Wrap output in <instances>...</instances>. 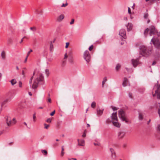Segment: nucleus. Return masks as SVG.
Returning a JSON list of instances; mask_svg holds the SVG:
<instances>
[{
  "mask_svg": "<svg viewBox=\"0 0 160 160\" xmlns=\"http://www.w3.org/2000/svg\"><path fill=\"white\" fill-rule=\"evenodd\" d=\"M85 130L84 131V132L83 133V134L82 135V137H85L86 136V134L85 133Z\"/></svg>",
  "mask_w": 160,
  "mask_h": 160,
  "instance_id": "50",
  "label": "nucleus"
},
{
  "mask_svg": "<svg viewBox=\"0 0 160 160\" xmlns=\"http://www.w3.org/2000/svg\"><path fill=\"white\" fill-rule=\"evenodd\" d=\"M107 81V78L106 77H105L103 78V80L102 81V87H103L105 83Z\"/></svg>",
  "mask_w": 160,
  "mask_h": 160,
  "instance_id": "27",
  "label": "nucleus"
},
{
  "mask_svg": "<svg viewBox=\"0 0 160 160\" xmlns=\"http://www.w3.org/2000/svg\"><path fill=\"white\" fill-rule=\"evenodd\" d=\"M33 121L34 122H36V117L35 116V114L34 113L33 115Z\"/></svg>",
  "mask_w": 160,
  "mask_h": 160,
  "instance_id": "34",
  "label": "nucleus"
},
{
  "mask_svg": "<svg viewBox=\"0 0 160 160\" xmlns=\"http://www.w3.org/2000/svg\"><path fill=\"white\" fill-rule=\"evenodd\" d=\"M158 130L160 131V132L159 133V135L158 136V138L160 139V124H159L158 125Z\"/></svg>",
  "mask_w": 160,
  "mask_h": 160,
  "instance_id": "31",
  "label": "nucleus"
},
{
  "mask_svg": "<svg viewBox=\"0 0 160 160\" xmlns=\"http://www.w3.org/2000/svg\"><path fill=\"white\" fill-rule=\"evenodd\" d=\"M104 109L102 108L100 109L99 108H97V115L98 116H100L103 113Z\"/></svg>",
  "mask_w": 160,
  "mask_h": 160,
  "instance_id": "11",
  "label": "nucleus"
},
{
  "mask_svg": "<svg viewBox=\"0 0 160 160\" xmlns=\"http://www.w3.org/2000/svg\"><path fill=\"white\" fill-rule=\"evenodd\" d=\"M32 51V49H30V50L28 52L27 55V56H28V57L30 53Z\"/></svg>",
  "mask_w": 160,
  "mask_h": 160,
  "instance_id": "43",
  "label": "nucleus"
},
{
  "mask_svg": "<svg viewBox=\"0 0 160 160\" xmlns=\"http://www.w3.org/2000/svg\"><path fill=\"white\" fill-rule=\"evenodd\" d=\"M150 32L149 35L151 36L153 35H155L157 34V31L156 29L153 26H151L149 28Z\"/></svg>",
  "mask_w": 160,
  "mask_h": 160,
  "instance_id": "9",
  "label": "nucleus"
},
{
  "mask_svg": "<svg viewBox=\"0 0 160 160\" xmlns=\"http://www.w3.org/2000/svg\"><path fill=\"white\" fill-rule=\"evenodd\" d=\"M125 135V132L122 131H120L118 132V136L119 139L122 138Z\"/></svg>",
  "mask_w": 160,
  "mask_h": 160,
  "instance_id": "14",
  "label": "nucleus"
},
{
  "mask_svg": "<svg viewBox=\"0 0 160 160\" xmlns=\"http://www.w3.org/2000/svg\"><path fill=\"white\" fill-rule=\"evenodd\" d=\"M138 118L140 120H142L143 119V115L141 113H139L138 115Z\"/></svg>",
  "mask_w": 160,
  "mask_h": 160,
  "instance_id": "23",
  "label": "nucleus"
},
{
  "mask_svg": "<svg viewBox=\"0 0 160 160\" xmlns=\"http://www.w3.org/2000/svg\"><path fill=\"white\" fill-rule=\"evenodd\" d=\"M6 122L7 125L9 127H10L16 123V120L15 118H13L11 120L10 117H8L6 119Z\"/></svg>",
  "mask_w": 160,
  "mask_h": 160,
  "instance_id": "5",
  "label": "nucleus"
},
{
  "mask_svg": "<svg viewBox=\"0 0 160 160\" xmlns=\"http://www.w3.org/2000/svg\"><path fill=\"white\" fill-rule=\"evenodd\" d=\"M140 54L142 56L147 57L150 54L151 50H149L147 47L144 46H141L140 47Z\"/></svg>",
  "mask_w": 160,
  "mask_h": 160,
  "instance_id": "2",
  "label": "nucleus"
},
{
  "mask_svg": "<svg viewBox=\"0 0 160 160\" xmlns=\"http://www.w3.org/2000/svg\"><path fill=\"white\" fill-rule=\"evenodd\" d=\"M149 29L148 28H146L145 30V31H144V35H146L148 33V32H149Z\"/></svg>",
  "mask_w": 160,
  "mask_h": 160,
  "instance_id": "29",
  "label": "nucleus"
},
{
  "mask_svg": "<svg viewBox=\"0 0 160 160\" xmlns=\"http://www.w3.org/2000/svg\"><path fill=\"white\" fill-rule=\"evenodd\" d=\"M68 58V56L67 55V53H66L64 55V59H66Z\"/></svg>",
  "mask_w": 160,
  "mask_h": 160,
  "instance_id": "51",
  "label": "nucleus"
},
{
  "mask_svg": "<svg viewBox=\"0 0 160 160\" xmlns=\"http://www.w3.org/2000/svg\"><path fill=\"white\" fill-rule=\"evenodd\" d=\"M94 145L96 146H100V145H101V144L99 142H98L97 143H94Z\"/></svg>",
  "mask_w": 160,
  "mask_h": 160,
  "instance_id": "37",
  "label": "nucleus"
},
{
  "mask_svg": "<svg viewBox=\"0 0 160 160\" xmlns=\"http://www.w3.org/2000/svg\"><path fill=\"white\" fill-rule=\"evenodd\" d=\"M64 148H63V146H62V151L61 152H63L64 151Z\"/></svg>",
  "mask_w": 160,
  "mask_h": 160,
  "instance_id": "57",
  "label": "nucleus"
},
{
  "mask_svg": "<svg viewBox=\"0 0 160 160\" xmlns=\"http://www.w3.org/2000/svg\"><path fill=\"white\" fill-rule=\"evenodd\" d=\"M111 122V120L109 118H108L106 121V122L107 123H109Z\"/></svg>",
  "mask_w": 160,
  "mask_h": 160,
  "instance_id": "40",
  "label": "nucleus"
},
{
  "mask_svg": "<svg viewBox=\"0 0 160 160\" xmlns=\"http://www.w3.org/2000/svg\"><path fill=\"white\" fill-rule=\"evenodd\" d=\"M120 67L121 65L119 64H118L116 66L115 69L116 70H118L120 68Z\"/></svg>",
  "mask_w": 160,
  "mask_h": 160,
  "instance_id": "28",
  "label": "nucleus"
},
{
  "mask_svg": "<svg viewBox=\"0 0 160 160\" xmlns=\"http://www.w3.org/2000/svg\"><path fill=\"white\" fill-rule=\"evenodd\" d=\"M55 113V110H54L51 113H50V115L51 116H52L54 115Z\"/></svg>",
  "mask_w": 160,
  "mask_h": 160,
  "instance_id": "44",
  "label": "nucleus"
},
{
  "mask_svg": "<svg viewBox=\"0 0 160 160\" xmlns=\"http://www.w3.org/2000/svg\"><path fill=\"white\" fill-rule=\"evenodd\" d=\"M156 64V62L155 61H153L152 63V65H154Z\"/></svg>",
  "mask_w": 160,
  "mask_h": 160,
  "instance_id": "53",
  "label": "nucleus"
},
{
  "mask_svg": "<svg viewBox=\"0 0 160 160\" xmlns=\"http://www.w3.org/2000/svg\"><path fill=\"white\" fill-rule=\"evenodd\" d=\"M44 125L45 126L44 128L46 129H48L50 126L49 125L47 124L46 123L44 124Z\"/></svg>",
  "mask_w": 160,
  "mask_h": 160,
  "instance_id": "32",
  "label": "nucleus"
},
{
  "mask_svg": "<svg viewBox=\"0 0 160 160\" xmlns=\"http://www.w3.org/2000/svg\"><path fill=\"white\" fill-rule=\"evenodd\" d=\"M128 96L130 98H132V93H129L128 94Z\"/></svg>",
  "mask_w": 160,
  "mask_h": 160,
  "instance_id": "48",
  "label": "nucleus"
},
{
  "mask_svg": "<svg viewBox=\"0 0 160 160\" xmlns=\"http://www.w3.org/2000/svg\"><path fill=\"white\" fill-rule=\"evenodd\" d=\"M112 123L114 126L117 128H119L120 126V124L117 121L113 122Z\"/></svg>",
  "mask_w": 160,
  "mask_h": 160,
  "instance_id": "19",
  "label": "nucleus"
},
{
  "mask_svg": "<svg viewBox=\"0 0 160 160\" xmlns=\"http://www.w3.org/2000/svg\"><path fill=\"white\" fill-rule=\"evenodd\" d=\"M118 115L122 121H125L126 123L128 122V121L127 120V116L122 110L121 109L118 111Z\"/></svg>",
  "mask_w": 160,
  "mask_h": 160,
  "instance_id": "3",
  "label": "nucleus"
},
{
  "mask_svg": "<svg viewBox=\"0 0 160 160\" xmlns=\"http://www.w3.org/2000/svg\"><path fill=\"white\" fill-rule=\"evenodd\" d=\"M83 58L88 63H89L91 60V56L88 50H86L83 54Z\"/></svg>",
  "mask_w": 160,
  "mask_h": 160,
  "instance_id": "6",
  "label": "nucleus"
},
{
  "mask_svg": "<svg viewBox=\"0 0 160 160\" xmlns=\"http://www.w3.org/2000/svg\"><path fill=\"white\" fill-rule=\"evenodd\" d=\"M65 63H66V62L65 61H63L62 63V65H64L65 64Z\"/></svg>",
  "mask_w": 160,
  "mask_h": 160,
  "instance_id": "54",
  "label": "nucleus"
},
{
  "mask_svg": "<svg viewBox=\"0 0 160 160\" xmlns=\"http://www.w3.org/2000/svg\"><path fill=\"white\" fill-rule=\"evenodd\" d=\"M42 152L45 155H46L47 154V152L46 150H42Z\"/></svg>",
  "mask_w": 160,
  "mask_h": 160,
  "instance_id": "35",
  "label": "nucleus"
},
{
  "mask_svg": "<svg viewBox=\"0 0 160 160\" xmlns=\"http://www.w3.org/2000/svg\"><path fill=\"white\" fill-rule=\"evenodd\" d=\"M53 45L52 43V42H50V50L51 51H52L53 50Z\"/></svg>",
  "mask_w": 160,
  "mask_h": 160,
  "instance_id": "25",
  "label": "nucleus"
},
{
  "mask_svg": "<svg viewBox=\"0 0 160 160\" xmlns=\"http://www.w3.org/2000/svg\"><path fill=\"white\" fill-rule=\"evenodd\" d=\"M150 121H151V120L150 119V120H149V121H148V122H147V124H149V122H150Z\"/></svg>",
  "mask_w": 160,
  "mask_h": 160,
  "instance_id": "63",
  "label": "nucleus"
},
{
  "mask_svg": "<svg viewBox=\"0 0 160 160\" xmlns=\"http://www.w3.org/2000/svg\"><path fill=\"white\" fill-rule=\"evenodd\" d=\"M28 94H29L30 96H32V93L31 92H29Z\"/></svg>",
  "mask_w": 160,
  "mask_h": 160,
  "instance_id": "62",
  "label": "nucleus"
},
{
  "mask_svg": "<svg viewBox=\"0 0 160 160\" xmlns=\"http://www.w3.org/2000/svg\"><path fill=\"white\" fill-rule=\"evenodd\" d=\"M35 71L33 73V76H32L30 78V80H29V84L30 85V86H31V84L32 83V79L33 78V76L35 75Z\"/></svg>",
  "mask_w": 160,
  "mask_h": 160,
  "instance_id": "21",
  "label": "nucleus"
},
{
  "mask_svg": "<svg viewBox=\"0 0 160 160\" xmlns=\"http://www.w3.org/2000/svg\"><path fill=\"white\" fill-rule=\"evenodd\" d=\"M153 43L154 46L157 49L159 50L160 49V40L158 39H156L154 37H153L150 43Z\"/></svg>",
  "mask_w": 160,
  "mask_h": 160,
  "instance_id": "4",
  "label": "nucleus"
},
{
  "mask_svg": "<svg viewBox=\"0 0 160 160\" xmlns=\"http://www.w3.org/2000/svg\"><path fill=\"white\" fill-rule=\"evenodd\" d=\"M93 45H91L88 48V49L89 51H91L93 49Z\"/></svg>",
  "mask_w": 160,
  "mask_h": 160,
  "instance_id": "36",
  "label": "nucleus"
},
{
  "mask_svg": "<svg viewBox=\"0 0 160 160\" xmlns=\"http://www.w3.org/2000/svg\"><path fill=\"white\" fill-rule=\"evenodd\" d=\"M74 19H72L71 20V22H70V24L71 25H72L74 23Z\"/></svg>",
  "mask_w": 160,
  "mask_h": 160,
  "instance_id": "41",
  "label": "nucleus"
},
{
  "mask_svg": "<svg viewBox=\"0 0 160 160\" xmlns=\"http://www.w3.org/2000/svg\"><path fill=\"white\" fill-rule=\"evenodd\" d=\"M119 35L121 36L120 38L123 41V39H126V32L124 29H120Z\"/></svg>",
  "mask_w": 160,
  "mask_h": 160,
  "instance_id": "8",
  "label": "nucleus"
},
{
  "mask_svg": "<svg viewBox=\"0 0 160 160\" xmlns=\"http://www.w3.org/2000/svg\"><path fill=\"white\" fill-rule=\"evenodd\" d=\"M128 83V80L126 78H124L122 83V85L124 87L127 86Z\"/></svg>",
  "mask_w": 160,
  "mask_h": 160,
  "instance_id": "17",
  "label": "nucleus"
},
{
  "mask_svg": "<svg viewBox=\"0 0 160 160\" xmlns=\"http://www.w3.org/2000/svg\"><path fill=\"white\" fill-rule=\"evenodd\" d=\"M2 74L1 73H0V80L1 79V78H2Z\"/></svg>",
  "mask_w": 160,
  "mask_h": 160,
  "instance_id": "61",
  "label": "nucleus"
},
{
  "mask_svg": "<svg viewBox=\"0 0 160 160\" xmlns=\"http://www.w3.org/2000/svg\"><path fill=\"white\" fill-rule=\"evenodd\" d=\"M126 26L127 27V31H129L132 29V25L131 23H128V24L126 25Z\"/></svg>",
  "mask_w": 160,
  "mask_h": 160,
  "instance_id": "16",
  "label": "nucleus"
},
{
  "mask_svg": "<svg viewBox=\"0 0 160 160\" xmlns=\"http://www.w3.org/2000/svg\"><path fill=\"white\" fill-rule=\"evenodd\" d=\"M78 145L82 146L84 145L85 141L84 140L81 139L80 141L79 139H78Z\"/></svg>",
  "mask_w": 160,
  "mask_h": 160,
  "instance_id": "15",
  "label": "nucleus"
},
{
  "mask_svg": "<svg viewBox=\"0 0 160 160\" xmlns=\"http://www.w3.org/2000/svg\"><path fill=\"white\" fill-rule=\"evenodd\" d=\"M69 62L71 64H73L74 63V61L73 60V58L72 57L69 58Z\"/></svg>",
  "mask_w": 160,
  "mask_h": 160,
  "instance_id": "24",
  "label": "nucleus"
},
{
  "mask_svg": "<svg viewBox=\"0 0 160 160\" xmlns=\"http://www.w3.org/2000/svg\"><path fill=\"white\" fill-rule=\"evenodd\" d=\"M139 59L138 58L136 59H132V64L134 67H136L138 64Z\"/></svg>",
  "mask_w": 160,
  "mask_h": 160,
  "instance_id": "12",
  "label": "nucleus"
},
{
  "mask_svg": "<svg viewBox=\"0 0 160 160\" xmlns=\"http://www.w3.org/2000/svg\"><path fill=\"white\" fill-rule=\"evenodd\" d=\"M68 5V4L67 2H66L65 4L63 3L62 5V7H66V6H67Z\"/></svg>",
  "mask_w": 160,
  "mask_h": 160,
  "instance_id": "39",
  "label": "nucleus"
},
{
  "mask_svg": "<svg viewBox=\"0 0 160 160\" xmlns=\"http://www.w3.org/2000/svg\"><path fill=\"white\" fill-rule=\"evenodd\" d=\"M1 56L2 59H4L5 58L6 54L5 52L4 51H2L1 52Z\"/></svg>",
  "mask_w": 160,
  "mask_h": 160,
  "instance_id": "20",
  "label": "nucleus"
},
{
  "mask_svg": "<svg viewBox=\"0 0 160 160\" xmlns=\"http://www.w3.org/2000/svg\"><path fill=\"white\" fill-rule=\"evenodd\" d=\"M148 16V13H145L144 15V17L145 19H147Z\"/></svg>",
  "mask_w": 160,
  "mask_h": 160,
  "instance_id": "33",
  "label": "nucleus"
},
{
  "mask_svg": "<svg viewBox=\"0 0 160 160\" xmlns=\"http://www.w3.org/2000/svg\"><path fill=\"white\" fill-rule=\"evenodd\" d=\"M110 149L111 153L112 158L113 160H114L116 157L115 152L113 148H110Z\"/></svg>",
  "mask_w": 160,
  "mask_h": 160,
  "instance_id": "10",
  "label": "nucleus"
},
{
  "mask_svg": "<svg viewBox=\"0 0 160 160\" xmlns=\"http://www.w3.org/2000/svg\"><path fill=\"white\" fill-rule=\"evenodd\" d=\"M96 106V103L95 102H93L91 104V107L92 108H94Z\"/></svg>",
  "mask_w": 160,
  "mask_h": 160,
  "instance_id": "26",
  "label": "nucleus"
},
{
  "mask_svg": "<svg viewBox=\"0 0 160 160\" xmlns=\"http://www.w3.org/2000/svg\"><path fill=\"white\" fill-rule=\"evenodd\" d=\"M36 78L34 80L33 83L32 85V88L35 89L38 87L39 84H42L44 82V78L43 74L39 72L36 75Z\"/></svg>",
  "mask_w": 160,
  "mask_h": 160,
  "instance_id": "1",
  "label": "nucleus"
},
{
  "mask_svg": "<svg viewBox=\"0 0 160 160\" xmlns=\"http://www.w3.org/2000/svg\"><path fill=\"white\" fill-rule=\"evenodd\" d=\"M118 108H117L115 107H113L112 108V109L113 111H116L117 110V109Z\"/></svg>",
  "mask_w": 160,
  "mask_h": 160,
  "instance_id": "45",
  "label": "nucleus"
},
{
  "mask_svg": "<svg viewBox=\"0 0 160 160\" xmlns=\"http://www.w3.org/2000/svg\"><path fill=\"white\" fill-rule=\"evenodd\" d=\"M128 13L129 14H131V10H130V8L129 7H128Z\"/></svg>",
  "mask_w": 160,
  "mask_h": 160,
  "instance_id": "49",
  "label": "nucleus"
},
{
  "mask_svg": "<svg viewBox=\"0 0 160 160\" xmlns=\"http://www.w3.org/2000/svg\"><path fill=\"white\" fill-rule=\"evenodd\" d=\"M51 121L52 119L50 118H48L46 120V122L49 123H50V122H51Z\"/></svg>",
  "mask_w": 160,
  "mask_h": 160,
  "instance_id": "38",
  "label": "nucleus"
},
{
  "mask_svg": "<svg viewBox=\"0 0 160 160\" xmlns=\"http://www.w3.org/2000/svg\"><path fill=\"white\" fill-rule=\"evenodd\" d=\"M45 73L46 75L48 76L49 74V70L48 69H46L45 70Z\"/></svg>",
  "mask_w": 160,
  "mask_h": 160,
  "instance_id": "30",
  "label": "nucleus"
},
{
  "mask_svg": "<svg viewBox=\"0 0 160 160\" xmlns=\"http://www.w3.org/2000/svg\"><path fill=\"white\" fill-rule=\"evenodd\" d=\"M158 83V82L157 81V84H156L154 88H157L155 91V93L157 94V98L160 99V85Z\"/></svg>",
  "mask_w": 160,
  "mask_h": 160,
  "instance_id": "7",
  "label": "nucleus"
},
{
  "mask_svg": "<svg viewBox=\"0 0 160 160\" xmlns=\"http://www.w3.org/2000/svg\"><path fill=\"white\" fill-rule=\"evenodd\" d=\"M112 120L117 121V113H113L111 116Z\"/></svg>",
  "mask_w": 160,
  "mask_h": 160,
  "instance_id": "13",
  "label": "nucleus"
},
{
  "mask_svg": "<svg viewBox=\"0 0 160 160\" xmlns=\"http://www.w3.org/2000/svg\"><path fill=\"white\" fill-rule=\"evenodd\" d=\"M28 56H26V58H25V61H24V62H27V58H28Z\"/></svg>",
  "mask_w": 160,
  "mask_h": 160,
  "instance_id": "52",
  "label": "nucleus"
},
{
  "mask_svg": "<svg viewBox=\"0 0 160 160\" xmlns=\"http://www.w3.org/2000/svg\"><path fill=\"white\" fill-rule=\"evenodd\" d=\"M22 82L21 81H19V85L20 87H22Z\"/></svg>",
  "mask_w": 160,
  "mask_h": 160,
  "instance_id": "46",
  "label": "nucleus"
},
{
  "mask_svg": "<svg viewBox=\"0 0 160 160\" xmlns=\"http://www.w3.org/2000/svg\"><path fill=\"white\" fill-rule=\"evenodd\" d=\"M22 74L23 75V76H24L25 74H24V70H22Z\"/></svg>",
  "mask_w": 160,
  "mask_h": 160,
  "instance_id": "56",
  "label": "nucleus"
},
{
  "mask_svg": "<svg viewBox=\"0 0 160 160\" xmlns=\"http://www.w3.org/2000/svg\"><path fill=\"white\" fill-rule=\"evenodd\" d=\"M64 154V152H61V155L62 156H63Z\"/></svg>",
  "mask_w": 160,
  "mask_h": 160,
  "instance_id": "55",
  "label": "nucleus"
},
{
  "mask_svg": "<svg viewBox=\"0 0 160 160\" xmlns=\"http://www.w3.org/2000/svg\"><path fill=\"white\" fill-rule=\"evenodd\" d=\"M30 29L31 30H33V31H35L36 30V28L35 27H31L30 28Z\"/></svg>",
  "mask_w": 160,
  "mask_h": 160,
  "instance_id": "47",
  "label": "nucleus"
},
{
  "mask_svg": "<svg viewBox=\"0 0 160 160\" xmlns=\"http://www.w3.org/2000/svg\"><path fill=\"white\" fill-rule=\"evenodd\" d=\"M10 82L12 85H14L17 82L16 80L14 79H12L11 81H10Z\"/></svg>",
  "mask_w": 160,
  "mask_h": 160,
  "instance_id": "22",
  "label": "nucleus"
},
{
  "mask_svg": "<svg viewBox=\"0 0 160 160\" xmlns=\"http://www.w3.org/2000/svg\"><path fill=\"white\" fill-rule=\"evenodd\" d=\"M69 43L68 42H67L66 43V46H65V48H68V45H69Z\"/></svg>",
  "mask_w": 160,
  "mask_h": 160,
  "instance_id": "42",
  "label": "nucleus"
},
{
  "mask_svg": "<svg viewBox=\"0 0 160 160\" xmlns=\"http://www.w3.org/2000/svg\"><path fill=\"white\" fill-rule=\"evenodd\" d=\"M90 126V125L89 124H87V126L88 127H89Z\"/></svg>",
  "mask_w": 160,
  "mask_h": 160,
  "instance_id": "64",
  "label": "nucleus"
},
{
  "mask_svg": "<svg viewBox=\"0 0 160 160\" xmlns=\"http://www.w3.org/2000/svg\"><path fill=\"white\" fill-rule=\"evenodd\" d=\"M48 102H51V99L50 98L48 99Z\"/></svg>",
  "mask_w": 160,
  "mask_h": 160,
  "instance_id": "60",
  "label": "nucleus"
},
{
  "mask_svg": "<svg viewBox=\"0 0 160 160\" xmlns=\"http://www.w3.org/2000/svg\"><path fill=\"white\" fill-rule=\"evenodd\" d=\"M64 15L62 14H61L57 18V20L58 22H61L64 19Z\"/></svg>",
  "mask_w": 160,
  "mask_h": 160,
  "instance_id": "18",
  "label": "nucleus"
},
{
  "mask_svg": "<svg viewBox=\"0 0 160 160\" xmlns=\"http://www.w3.org/2000/svg\"><path fill=\"white\" fill-rule=\"evenodd\" d=\"M24 125H26V127H27V128H28V126H27V123H26V122H24Z\"/></svg>",
  "mask_w": 160,
  "mask_h": 160,
  "instance_id": "59",
  "label": "nucleus"
},
{
  "mask_svg": "<svg viewBox=\"0 0 160 160\" xmlns=\"http://www.w3.org/2000/svg\"><path fill=\"white\" fill-rule=\"evenodd\" d=\"M25 38V37H24L21 40V41L20 42V43H21L23 42V38Z\"/></svg>",
  "mask_w": 160,
  "mask_h": 160,
  "instance_id": "58",
  "label": "nucleus"
}]
</instances>
